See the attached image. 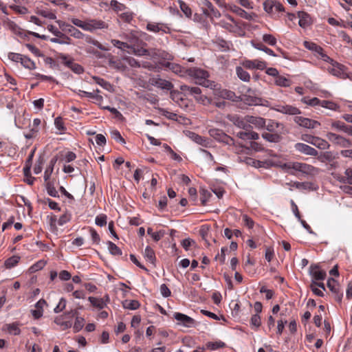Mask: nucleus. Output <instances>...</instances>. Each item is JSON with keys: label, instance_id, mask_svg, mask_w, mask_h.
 <instances>
[{"label": "nucleus", "instance_id": "1", "mask_svg": "<svg viewBox=\"0 0 352 352\" xmlns=\"http://www.w3.org/2000/svg\"><path fill=\"white\" fill-rule=\"evenodd\" d=\"M69 20L73 25L88 32H94L96 30L108 28L107 24L102 20L88 19L85 21H82L77 18H71Z\"/></svg>", "mask_w": 352, "mask_h": 352}, {"label": "nucleus", "instance_id": "2", "mask_svg": "<svg viewBox=\"0 0 352 352\" xmlns=\"http://www.w3.org/2000/svg\"><path fill=\"white\" fill-rule=\"evenodd\" d=\"M187 75L195 78L196 80V83L199 84L205 87H211L214 82H211L208 80L209 77V74L207 71L197 68L192 67L186 70Z\"/></svg>", "mask_w": 352, "mask_h": 352}, {"label": "nucleus", "instance_id": "3", "mask_svg": "<svg viewBox=\"0 0 352 352\" xmlns=\"http://www.w3.org/2000/svg\"><path fill=\"white\" fill-rule=\"evenodd\" d=\"M289 174H294V171H298L304 174H311L314 170V166L300 162H287L281 166Z\"/></svg>", "mask_w": 352, "mask_h": 352}, {"label": "nucleus", "instance_id": "4", "mask_svg": "<svg viewBox=\"0 0 352 352\" xmlns=\"http://www.w3.org/2000/svg\"><path fill=\"white\" fill-rule=\"evenodd\" d=\"M180 90L185 94L193 96L196 100L204 102V100L207 99L206 97L202 96L201 89L198 87H190L186 85L180 86Z\"/></svg>", "mask_w": 352, "mask_h": 352}, {"label": "nucleus", "instance_id": "5", "mask_svg": "<svg viewBox=\"0 0 352 352\" xmlns=\"http://www.w3.org/2000/svg\"><path fill=\"white\" fill-rule=\"evenodd\" d=\"M56 23L63 31L70 33L71 36L76 38H83L85 36L79 30L69 23L60 20L56 21Z\"/></svg>", "mask_w": 352, "mask_h": 352}, {"label": "nucleus", "instance_id": "6", "mask_svg": "<svg viewBox=\"0 0 352 352\" xmlns=\"http://www.w3.org/2000/svg\"><path fill=\"white\" fill-rule=\"evenodd\" d=\"M209 134L211 137L214 138L215 140L223 142L228 145L234 144V140L224 133L221 130L217 129H212L209 130Z\"/></svg>", "mask_w": 352, "mask_h": 352}, {"label": "nucleus", "instance_id": "7", "mask_svg": "<svg viewBox=\"0 0 352 352\" xmlns=\"http://www.w3.org/2000/svg\"><path fill=\"white\" fill-rule=\"evenodd\" d=\"M327 139L333 144L341 147L346 148L351 145L350 140L335 133L329 132L327 133Z\"/></svg>", "mask_w": 352, "mask_h": 352}, {"label": "nucleus", "instance_id": "8", "mask_svg": "<svg viewBox=\"0 0 352 352\" xmlns=\"http://www.w3.org/2000/svg\"><path fill=\"white\" fill-rule=\"evenodd\" d=\"M263 8L269 14H275L284 11L283 6L275 0H266L263 3Z\"/></svg>", "mask_w": 352, "mask_h": 352}, {"label": "nucleus", "instance_id": "9", "mask_svg": "<svg viewBox=\"0 0 352 352\" xmlns=\"http://www.w3.org/2000/svg\"><path fill=\"white\" fill-rule=\"evenodd\" d=\"M241 65L248 69L263 70L267 67V63L258 59L244 60L241 62Z\"/></svg>", "mask_w": 352, "mask_h": 352}, {"label": "nucleus", "instance_id": "10", "mask_svg": "<svg viewBox=\"0 0 352 352\" xmlns=\"http://www.w3.org/2000/svg\"><path fill=\"white\" fill-rule=\"evenodd\" d=\"M149 82L153 86H155L161 89L169 91L173 88V84L171 82L165 79H162L159 76L150 78Z\"/></svg>", "mask_w": 352, "mask_h": 352}, {"label": "nucleus", "instance_id": "11", "mask_svg": "<svg viewBox=\"0 0 352 352\" xmlns=\"http://www.w3.org/2000/svg\"><path fill=\"white\" fill-rule=\"evenodd\" d=\"M273 109L277 112L292 116L300 113L299 109L289 104H276L273 107Z\"/></svg>", "mask_w": 352, "mask_h": 352}, {"label": "nucleus", "instance_id": "12", "mask_svg": "<svg viewBox=\"0 0 352 352\" xmlns=\"http://www.w3.org/2000/svg\"><path fill=\"white\" fill-rule=\"evenodd\" d=\"M294 121L296 124L300 126L307 129H314L320 125V123L316 120H314L307 118L301 116H297L294 118Z\"/></svg>", "mask_w": 352, "mask_h": 352}, {"label": "nucleus", "instance_id": "13", "mask_svg": "<svg viewBox=\"0 0 352 352\" xmlns=\"http://www.w3.org/2000/svg\"><path fill=\"white\" fill-rule=\"evenodd\" d=\"M327 69L329 72L332 75L340 78H345L346 74L344 72V66L335 61Z\"/></svg>", "mask_w": 352, "mask_h": 352}, {"label": "nucleus", "instance_id": "14", "mask_svg": "<svg viewBox=\"0 0 352 352\" xmlns=\"http://www.w3.org/2000/svg\"><path fill=\"white\" fill-rule=\"evenodd\" d=\"M162 65L179 76L183 77L187 74V69L179 64L167 61L164 62Z\"/></svg>", "mask_w": 352, "mask_h": 352}, {"label": "nucleus", "instance_id": "15", "mask_svg": "<svg viewBox=\"0 0 352 352\" xmlns=\"http://www.w3.org/2000/svg\"><path fill=\"white\" fill-rule=\"evenodd\" d=\"M294 148L296 151L307 155L316 156L318 155V151L315 148L304 143H296L294 145Z\"/></svg>", "mask_w": 352, "mask_h": 352}, {"label": "nucleus", "instance_id": "16", "mask_svg": "<svg viewBox=\"0 0 352 352\" xmlns=\"http://www.w3.org/2000/svg\"><path fill=\"white\" fill-rule=\"evenodd\" d=\"M332 175L340 182L352 185V168H346L344 171V175L339 173H333Z\"/></svg>", "mask_w": 352, "mask_h": 352}, {"label": "nucleus", "instance_id": "17", "mask_svg": "<svg viewBox=\"0 0 352 352\" xmlns=\"http://www.w3.org/2000/svg\"><path fill=\"white\" fill-rule=\"evenodd\" d=\"M310 274L312 278L316 280H323L325 279L327 274L324 270H322L317 265H311L310 267Z\"/></svg>", "mask_w": 352, "mask_h": 352}, {"label": "nucleus", "instance_id": "18", "mask_svg": "<svg viewBox=\"0 0 352 352\" xmlns=\"http://www.w3.org/2000/svg\"><path fill=\"white\" fill-rule=\"evenodd\" d=\"M245 120L248 122V125H252L256 128L261 129L265 126V120L264 118L261 117L246 116H245Z\"/></svg>", "mask_w": 352, "mask_h": 352}, {"label": "nucleus", "instance_id": "19", "mask_svg": "<svg viewBox=\"0 0 352 352\" xmlns=\"http://www.w3.org/2000/svg\"><path fill=\"white\" fill-rule=\"evenodd\" d=\"M109 65L111 68L119 72H124L127 69L124 58L116 60L110 59L109 61Z\"/></svg>", "mask_w": 352, "mask_h": 352}, {"label": "nucleus", "instance_id": "20", "mask_svg": "<svg viewBox=\"0 0 352 352\" xmlns=\"http://www.w3.org/2000/svg\"><path fill=\"white\" fill-rule=\"evenodd\" d=\"M174 318L177 321H179L184 326L187 327H192L195 322V320L192 318L181 313H175Z\"/></svg>", "mask_w": 352, "mask_h": 352}, {"label": "nucleus", "instance_id": "21", "mask_svg": "<svg viewBox=\"0 0 352 352\" xmlns=\"http://www.w3.org/2000/svg\"><path fill=\"white\" fill-rule=\"evenodd\" d=\"M3 26L6 29L10 30L14 34L22 36L23 32L21 29L13 21L6 20L3 21Z\"/></svg>", "mask_w": 352, "mask_h": 352}, {"label": "nucleus", "instance_id": "22", "mask_svg": "<svg viewBox=\"0 0 352 352\" xmlns=\"http://www.w3.org/2000/svg\"><path fill=\"white\" fill-rule=\"evenodd\" d=\"M331 128L338 132H344L349 133L350 132V129L347 125L345 124L344 122L341 121H333L330 124Z\"/></svg>", "mask_w": 352, "mask_h": 352}, {"label": "nucleus", "instance_id": "23", "mask_svg": "<svg viewBox=\"0 0 352 352\" xmlns=\"http://www.w3.org/2000/svg\"><path fill=\"white\" fill-rule=\"evenodd\" d=\"M298 16H299L298 24L301 28H307L308 26H309L311 25V17L306 12H299Z\"/></svg>", "mask_w": 352, "mask_h": 352}, {"label": "nucleus", "instance_id": "24", "mask_svg": "<svg viewBox=\"0 0 352 352\" xmlns=\"http://www.w3.org/2000/svg\"><path fill=\"white\" fill-rule=\"evenodd\" d=\"M36 13L44 18L54 20L56 19V15L46 8H36Z\"/></svg>", "mask_w": 352, "mask_h": 352}, {"label": "nucleus", "instance_id": "25", "mask_svg": "<svg viewBox=\"0 0 352 352\" xmlns=\"http://www.w3.org/2000/svg\"><path fill=\"white\" fill-rule=\"evenodd\" d=\"M300 101L307 105L316 107L318 106L321 107L322 104V100H320L319 98L314 97V98H310L308 96H305L301 98Z\"/></svg>", "mask_w": 352, "mask_h": 352}, {"label": "nucleus", "instance_id": "26", "mask_svg": "<svg viewBox=\"0 0 352 352\" xmlns=\"http://www.w3.org/2000/svg\"><path fill=\"white\" fill-rule=\"evenodd\" d=\"M228 10L236 13L241 17L244 18L245 19H251V16L250 14H248L244 10L241 9V8H239L235 5H228Z\"/></svg>", "mask_w": 352, "mask_h": 352}, {"label": "nucleus", "instance_id": "27", "mask_svg": "<svg viewBox=\"0 0 352 352\" xmlns=\"http://www.w3.org/2000/svg\"><path fill=\"white\" fill-rule=\"evenodd\" d=\"M200 3L201 5L206 7L209 10L210 14L214 17L219 18L221 16V13L219 11L214 8L211 2H210L208 0H200Z\"/></svg>", "mask_w": 352, "mask_h": 352}, {"label": "nucleus", "instance_id": "28", "mask_svg": "<svg viewBox=\"0 0 352 352\" xmlns=\"http://www.w3.org/2000/svg\"><path fill=\"white\" fill-rule=\"evenodd\" d=\"M166 28H167L162 23H149L146 25L147 30L155 33L160 32V31L166 32L165 29Z\"/></svg>", "mask_w": 352, "mask_h": 352}, {"label": "nucleus", "instance_id": "29", "mask_svg": "<svg viewBox=\"0 0 352 352\" xmlns=\"http://www.w3.org/2000/svg\"><path fill=\"white\" fill-rule=\"evenodd\" d=\"M89 301L91 302L92 306L99 309H102L107 306V303L104 301V298H99L93 296H89L88 298Z\"/></svg>", "mask_w": 352, "mask_h": 352}, {"label": "nucleus", "instance_id": "30", "mask_svg": "<svg viewBox=\"0 0 352 352\" xmlns=\"http://www.w3.org/2000/svg\"><path fill=\"white\" fill-rule=\"evenodd\" d=\"M188 136L189 138L193 140L195 142L201 145V146H206L208 143V141L204 138V137L194 133L188 131Z\"/></svg>", "mask_w": 352, "mask_h": 352}, {"label": "nucleus", "instance_id": "31", "mask_svg": "<svg viewBox=\"0 0 352 352\" xmlns=\"http://www.w3.org/2000/svg\"><path fill=\"white\" fill-rule=\"evenodd\" d=\"M144 258L152 264H155L156 256L154 250L149 246H146L144 252Z\"/></svg>", "mask_w": 352, "mask_h": 352}, {"label": "nucleus", "instance_id": "32", "mask_svg": "<svg viewBox=\"0 0 352 352\" xmlns=\"http://www.w3.org/2000/svg\"><path fill=\"white\" fill-rule=\"evenodd\" d=\"M19 323L13 322L10 324H6L5 325V329L10 333L13 335H19L21 333V329L19 328Z\"/></svg>", "mask_w": 352, "mask_h": 352}, {"label": "nucleus", "instance_id": "33", "mask_svg": "<svg viewBox=\"0 0 352 352\" xmlns=\"http://www.w3.org/2000/svg\"><path fill=\"white\" fill-rule=\"evenodd\" d=\"M236 74L237 77L244 82H249L250 80V75L249 73L240 66L236 67Z\"/></svg>", "mask_w": 352, "mask_h": 352}, {"label": "nucleus", "instance_id": "34", "mask_svg": "<svg viewBox=\"0 0 352 352\" xmlns=\"http://www.w3.org/2000/svg\"><path fill=\"white\" fill-rule=\"evenodd\" d=\"M312 145L320 149H327L329 147V144L325 140L315 136Z\"/></svg>", "mask_w": 352, "mask_h": 352}, {"label": "nucleus", "instance_id": "35", "mask_svg": "<svg viewBox=\"0 0 352 352\" xmlns=\"http://www.w3.org/2000/svg\"><path fill=\"white\" fill-rule=\"evenodd\" d=\"M262 137L270 142L277 143L281 140V136L278 133H263Z\"/></svg>", "mask_w": 352, "mask_h": 352}, {"label": "nucleus", "instance_id": "36", "mask_svg": "<svg viewBox=\"0 0 352 352\" xmlns=\"http://www.w3.org/2000/svg\"><path fill=\"white\" fill-rule=\"evenodd\" d=\"M275 84L279 87H288L292 85V81L283 76L278 75L277 78H275Z\"/></svg>", "mask_w": 352, "mask_h": 352}, {"label": "nucleus", "instance_id": "37", "mask_svg": "<svg viewBox=\"0 0 352 352\" xmlns=\"http://www.w3.org/2000/svg\"><path fill=\"white\" fill-rule=\"evenodd\" d=\"M54 322L60 326L62 330L67 329L72 326V322L71 321H65L63 316H60L56 317L54 320Z\"/></svg>", "mask_w": 352, "mask_h": 352}, {"label": "nucleus", "instance_id": "38", "mask_svg": "<svg viewBox=\"0 0 352 352\" xmlns=\"http://www.w3.org/2000/svg\"><path fill=\"white\" fill-rule=\"evenodd\" d=\"M305 48L316 52V54H322L323 49L318 45L317 44L310 42V41H305L303 43Z\"/></svg>", "mask_w": 352, "mask_h": 352}, {"label": "nucleus", "instance_id": "39", "mask_svg": "<svg viewBox=\"0 0 352 352\" xmlns=\"http://www.w3.org/2000/svg\"><path fill=\"white\" fill-rule=\"evenodd\" d=\"M245 103L248 105H258L261 103V99L258 97H254L251 95H244L242 99Z\"/></svg>", "mask_w": 352, "mask_h": 352}, {"label": "nucleus", "instance_id": "40", "mask_svg": "<svg viewBox=\"0 0 352 352\" xmlns=\"http://www.w3.org/2000/svg\"><path fill=\"white\" fill-rule=\"evenodd\" d=\"M252 45L254 48H256L258 50L265 52L266 54H267L272 56H274V57L276 56V55L275 54V53L273 52L272 50L267 47L266 46H265L263 44H262L261 43L252 42Z\"/></svg>", "mask_w": 352, "mask_h": 352}, {"label": "nucleus", "instance_id": "41", "mask_svg": "<svg viewBox=\"0 0 352 352\" xmlns=\"http://www.w3.org/2000/svg\"><path fill=\"white\" fill-rule=\"evenodd\" d=\"M50 40L52 43L60 45H69L71 43L70 38L64 34L63 36H56V38H51Z\"/></svg>", "mask_w": 352, "mask_h": 352}, {"label": "nucleus", "instance_id": "42", "mask_svg": "<svg viewBox=\"0 0 352 352\" xmlns=\"http://www.w3.org/2000/svg\"><path fill=\"white\" fill-rule=\"evenodd\" d=\"M321 107L336 111L340 110V106L334 102L330 100H322Z\"/></svg>", "mask_w": 352, "mask_h": 352}, {"label": "nucleus", "instance_id": "43", "mask_svg": "<svg viewBox=\"0 0 352 352\" xmlns=\"http://www.w3.org/2000/svg\"><path fill=\"white\" fill-rule=\"evenodd\" d=\"M140 307V303L135 300H126L123 302V307L130 310H135Z\"/></svg>", "mask_w": 352, "mask_h": 352}, {"label": "nucleus", "instance_id": "44", "mask_svg": "<svg viewBox=\"0 0 352 352\" xmlns=\"http://www.w3.org/2000/svg\"><path fill=\"white\" fill-rule=\"evenodd\" d=\"M21 63L24 67L29 69H34L36 68L35 63L25 56H23Z\"/></svg>", "mask_w": 352, "mask_h": 352}, {"label": "nucleus", "instance_id": "45", "mask_svg": "<svg viewBox=\"0 0 352 352\" xmlns=\"http://www.w3.org/2000/svg\"><path fill=\"white\" fill-rule=\"evenodd\" d=\"M108 249L109 252L114 256H121L122 252V250L113 242H107Z\"/></svg>", "mask_w": 352, "mask_h": 352}, {"label": "nucleus", "instance_id": "46", "mask_svg": "<svg viewBox=\"0 0 352 352\" xmlns=\"http://www.w3.org/2000/svg\"><path fill=\"white\" fill-rule=\"evenodd\" d=\"M19 256H12L5 261L4 265L8 269L12 268L19 263Z\"/></svg>", "mask_w": 352, "mask_h": 352}, {"label": "nucleus", "instance_id": "47", "mask_svg": "<svg viewBox=\"0 0 352 352\" xmlns=\"http://www.w3.org/2000/svg\"><path fill=\"white\" fill-rule=\"evenodd\" d=\"M181 10L184 12L185 16L188 18H190L192 16L191 8L182 0H178Z\"/></svg>", "mask_w": 352, "mask_h": 352}, {"label": "nucleus", "instance_id": "48", "mask_svg": "<svg viewBox=\"0 0 352 352\" xmlns=\"http://www.w3.org/2000/svg\"><path fill=\"white\" fill-rule=\"evenodd\" d=\"M85 319L82 317L76 316L75 322L73 326L74 332H78L80 331L85 325Z\"/></svg>", "mask_w": 352, "mask_h": 352}, {"label": "nucleus", "instance_id": "49", "mask_svg": "<svg viewBox=\"0 0 352 352\" xmlns=\"http://www.w3.org/2000/svg\"><path fill=\"white\" fill-rule=\"evenodd\" d=\"M111 42L113 46H115L116 47H118V49H120L122 50H124L126 48H127V49L132 48V45H130L125 42L120 41L119 40L112 39Z\"/></svg>", "mask_w": 352, "mask_h": 352}, {"label": "nucleus", "instance_id": "50", "mask_svg": "<svg viewBox=\"0 0 352 352\" xmlns=\"http://www.w3.org/2000/svg\"><path fill=\"white\" fill-rule=\"evenodd\" d=\"M111 138L113 139L117 142H119L122 144H125L126 142L124 139L121 135L120 133L118 130H112L110 132Z\"/></svg>", "mask_w": 352, "mask_h": 352}, {"label": "nucleus", "instance_id": "51", "mask_svg": "<svg viewBox=\"0 0 352 352\" xmlns=\"http://www.w3.org/2000/svg\"><path fill=\"white\" fill-rule=\"evenodd\" d=\"M327 287L333 293H338L339 292L338 284L333 278H329L328 279Z\"/></svg>", "mask_w": 352, "mask_h": 352}, {"label": "nucleus", "instance_id": "52", "mask_svg": "<svg viewBox=\"0 0 352 352\" xmlns=\"http://www.w3.org/2000/svg\"><path fill=\"white\" fill-rule=\"evenodd\" d=\"M199 191H200V195H201L200 200H201V204L203 206H205L206 204L209 197L211 196V193L208 190H206L204 188H201Z\"/></svg>", "mask_w": 352, "mask_h": 352}, {"label": "nucleus", "instance_id": "53", "mask_svg": "<svg viewBox=\"0 0 352 352\" xmlns=\"http://www.w3.org/2000/svg\"><path fill=\"white\" fill-rule=\"evenodd\" d=\"M93 79L98 85H100L102 87L107 90H109L111 87V84L103 78H99L98 76H93Z\"/></svg>", "mask_w": 352, "mask_h": 352}, {"label": "nucleus", "instance_id": "54", "mask_svg": "<svg viewBox=\"0 0 352 352\" xmlns=\"http://www.w3.org/2000/svg\"><path fill=\"white\" fill-rule=\"evenodd\" d=\"M59 58L61 60V63L69 69L75 63L73 58H68L67 56L63 54H60Z\"/></svg>", "mask_w": 352, "mask_h": 352}, {"label": "nucleus", "instance_id": "55", "mask_svg": "<svg viewBox=\"0 0 352 352\" xmlns=\"http://www.w3.org/2000/svg\"><path fill=\"white\" fill-rule=\"evenodd\" d=\"M124 60H125L126 65L128 64L131 67H140L141 64L138 60H136L134 58L131 56H125L124 57Z\"/></svg>", "mask_w": 352, "mask_h": 352}, {"label": "nucleus", "instance_id": "56", "mask_svg": "<svg viewBox=\"0 0 352 352\" xmlns=\"http://www.w3.org/2000/svg\"><path fill=\"white\" fill-rule=\"evenodd\" d=\"M133 53L139 56H142L145 55H149L148 51L143 47H135L133 45H132V48H130Z\"/></svg>", "mask_w": 352, "mask_h": 352}, {"label": "nucleus", "instance_id": "57", "mask_svg": "<svg viewBox=\"0 0 352 352\" xmlns=\"http://www.w3.org/2000/svg\"><path fill=\"white\" fill-rule=\"evenodd\" d=\"M71 214L68 212H65L58 219V225L62 226L69 222L71 220Z\"/></svg>", "mask_w": 352, "mask_h": 352}, {"label": "nucleus", "instance_id": "58", "mask_svg": "<svg viewBox=\"0 0 352 352\" xmlns=\"http://www.w3.org/2000/svg\"><path fill=\"white\" fill-rule=\"evenodd\" d=\"M25 6V5H10V8L17 13L25 14L28 12V10Z\"/></svg>", "mask_w": 352, "mask_h": 352}, {"label": "nucleus", "instance_id": "59", "mask_svg": "<svg viewBox=\"0 0 352 352\" xmlns=\"http://www.w3.org/2000/svg\"><path fill=\"white\" fill-rule=\"evenodd\" d=\"M263 41L272 46L275 45L277 42L276 38L273 35L270 34H263Z\"/></svg>", "mask_w": 352, "mask_h": 352}, {"label": "nucleus", "instance_id": "60", "mask_svg": "<svg viewBox=\"0 0 352 352\" xmlns=\"http://www.w3.org/2000/svg\"><path fill=\"white\" fill-rule=\"evenodd\" d=\"M206 348H208L212 351H214L219 348L223 347L225 346V343L223 342H221V341L214 342H209L206 343Z\"/></svg>", "mask_w": 352, "mask_h": 352}, {"label": "nucleus", "instance_id": "61", "mask_svg": "<svg viewBox=\"0 0 352 352\" xmlns=\"http://www.w3.org/2000/svg\"><path fill=\"white\" fill-rule=\"evenodd\" d=\"M79 95L81 97L87 96L88 98H94V99H96L97 100H102V97L101 96L95 94H94L92 92H88V91H85L79 90Z\"/></svg>", "mask_w": 352, "mask_h": 352}, {"label": "nucleus", "instance_id": "62", "mask_svg": "<svg viewBox=\"0 0 352 352\" xmlns=\"http://www.w3.org/2000/svg\"><path fill=\"white\" fill-rule=\"evenodd\" d=\"M208 231H209V228L208 226H206V225L202 226L199 230L200 236L206 242L207 244H209V242L207 239Z\"/></svg>", "mask_w": 352, "mask_h": 352}, {"label": "nucleus", "instance_id": "63", "mask_svg": "<svg viewBox=\"0 0 352 352\" xmlns=\"http://www.w3.org/2000/svg\"><path fill=\"white\" fill-rule=\"evenodd\" d=\"M234 124L239 128L243 129L245 130H248V128L251 127V126L248 125V122H245V118L243 119L236 118Z\"/></svg>", "mask_w": 352, "mask_h": 352}, {"label": "nucleus", "instance_id": "64", "mask_svg": "<svg viewBox=\"0 0 352 352\" xmlns=\"http://www.w3.org/2000/svg\"><path fill=\"white\" fill-rule=\"evenodd\" d=\"M46 188H47V193L50 196L54 197H58V191L56 190V188H54V185L52 183L47 182V185H46Z\"/></svg>", "mask_w": 352, "mask_h": 352}]
</instances>
